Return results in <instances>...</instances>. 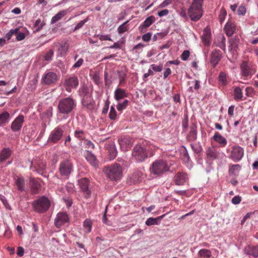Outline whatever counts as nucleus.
Wrapping results in <instances>:
<instances>
[{"label": "nucleus", "mask_w": 258, "mask_h": 258, "mask_svg": "<svg viewBox=\"0 0 258 258\" xmlns=\"http://www.w3.org/2000/svg\"><path fill=\"white\" fill-rule=\"evenodd\" d=\"M58 108L60 113H64V101L63 100L60 101Z\"/></svg>", "instance_id": "69168bd1"}, {"label": "nucleus", "mask_w": 258, "mask_h": 258, "mask_svg": "<svg viewBox=\"0 0 258 258\" xmlns=\"http://www.w3.org/2000/svg\"><path fill=\"white\" fill-rule=\"evenodd\" d=\"M189 132L186 137V139L188 142H194L197 139V126L196 123H192L189 127Z\"/></svg>", "instance_id": "4468645a"}, {"label": "nucleus", "mask_w": 258, "mask_h": 258, "mask_svg": "<svg viewBox=\"0 0 258 258\" xmlns=\"http://www.w3.org/2000/svg\"><path fill=\"white\" fill-rule=\"evenodd\" d=\"M109 104H110V101H109L108 98H107L105 102L104 106L102 109V113L103 114H106L107 113V112L108 111V109H109Z\"/></svg>", "instance_id": "bf43d9fd"}, {"label": "nucleus", "mask_w": 258, "mask_h": 258, "mask_svg": "<svg viewBox=\"0 0 258 258\" xmlns=\"http://www.w3.org/2000/svg\"><path fill=\"white\" fill-rule=\"evenodd\" d=\"M190 55V52L188 50L183 51L182 54L181 55V58L182 60H186L189 57Z\"/></svg>", "instance_id": "680f3d73"}, {"label": "nucleus", "mask_w": 258, "mask_h": 258, "mask_svg": "<svg viewBox=\"0 0 258 258\" xmlns=\"http://www.w3.org/2000/svg\"><path fill=\"white\" fill-rule=\"evenodd\" d=\"M133 159L137 162H142L148 157V151L146 147L139 145H135L132 150Z\"/></svg>", "instance_id": "20e7f679"}, {"label": "nucleus", "mask_w": 258, "mask_h": 258, "mask_svg": "<svg viewBox=\"0 0 258 258\" xmlns=\"http://www.w3.org/2000/svg\"><path fill=\"white\" fill-rule=\"evenodd\" d=\"M143 175V173L141 171H136L133 173L131 177V181L134 184L139 183L142 180Z\"/></svg>", "instance_id": "c85d7f7f"}, {"label": "nucleus", "mask_w": 258, "mask_h": 258, "mask_svg": "<svg viewBox=\"0 0 258 258\" xmlns=\"http://www.w3.org/2000/svg\"><path fill=\"white\" fill-rule=\"evenodd\" d=\"M85 158L87 161L94 167L98 165V161L96 156L89 150L86 151Z\"/></svg>", "instance_id": "f3484780"}, {"label": "nucleus", "mask_w": 258, "mask_h": 258, "mask_svg": "<svg viewBox=\"0 0 258 258\" xmlns=\"http://www.w3.org/2000/svg\"><path fill=\"white\" fill-rule=\"evenodd\" d=\"M224 29L227 36L230 37L235 31V25L233 22L228 21L226 24Z\"/></svg>", "instance_id": "393cba45"}, {"label": "nucleus", "mask_w": 258, "mask_h": 258, "mask_svg": "<svg viewBox=\"0 0 258 258\" xmlns=\"http://www.w3.org/2000/svg\"><path fill=\"white\" fill-rule=\"evenodd\" d=\"M73 172V164L70 160H66V179L69 178L70 175Z\"/></svg>", "instance_id": "c9c22d12"}, {"label": "nucleus", "mask_w": 258, "mask_h": 258, "mask_svg": "<svg viewBox=\"0 0 258 258\" xmlns=\"http://www.w3.org/2000/svg\"><path fill=\"white\" fill-rule=\"evenodd\" d=\"M79 85V80L77 76L73 75L66 78V91L72 92L73 90L76 89Z\"/></svg>", "instance_id": "423d86ee"}, {"label": "nucleus", "mask_w": 258, "mask_h": 258, "mask_svg": "<svg viewBox=\"0 0 258 258\" xmlns=\"http://www.w3.org/2000/svg\"><path fill=\"white\" fill-rule=\"evenodd\" d=\"M170 170V166L167 161L159 159L154 161L150 168L151 172L154 175L161 176Z\"/></svg>", "instance_id": "7ed1b4c3"}, {"label": "nucleus", "mask_w": 258, "mask_h": 258, "mask_svg": "<svg viewBox=\"0 0 258 258\" xmlns=\"http://www.w3.org/2000/svg\"><path fill=\"white\" fill-rule=\"evenodd\" d=\"M103 171L106 176L112 181L120 179L122 175V167L118 163L105 166Z\"/></svg>", "instance_id": "f257e3e1"}, {"label": "nucleus", "mask_w": 258, "mask_h": 258, "mask_svg": "<svg viewBox=\"0 0 258 258\" xmlns=\"http://www.w3.org/2000/svg\"><path fill=\"white\" fill-rule=\"evenodd\" d=\"M84 143L86 148L93 149L95 148L94 144L90 140L84 139Z\"/></svg>", "instance_id": "4d7b16f0"}, {"label": "nucleus", "mask_w": 258, "mask_h": 258, "mask_svg": "<svg viewBox=\"0 0 258 258\" xmlns=\"http://www.w3.org/2000/svg\"><path fill=\"white\" fill-rule=\"evenodd\" d=\"M78 93L81 99L90 96L89 95V88L85 84L81 85L78 91Z\"/></svg>", "instance_id": "7c9ffc66"}, {"label": "nucleus", "mask_w": 258, "mask_h": 258, "mask_svg": "<svg viewBox=\"0 0 258 258\" xmlns=\"http://www.w3.org/2000/svg\"><path fill=\"white\" fill-rule=\"evenodd\" d=\"M241 169V166L239 164H234L229 165V175L234 178H236L239 173V171Z\"/></svg>", "instance_id": "412c9836"}, {"label": "nucleus", "mask_w": 258, "mask_h": 258, "mask_svg": "<svg viewBox=\"0 0 258 258\" xmlns=\"http://www.w3.org/2000/svg\"><path fill=\"white\" fill-rule=\"evenodd\" d=\"M11 151L9 148H4L0 153V162L5 161L11 155Z\"/></svg>", "instance_id": "473e14b6"}, {"label": "nucleus", "mask_w": 258, "mask_h": 258, "mask_svg": "<svg viewBox=\"0 0 258 258\" xmlns=\"http://www.w3.org/2000/svg\"><path fill=\"white\" fill-rule=\"evenodd\" d=\"M90 181L86 177H84L78 180V184L81 190L85 195V198L88 199L90 197L91 191L89 188Z\"/></svg>", "instance_id": "6e6552de"}, {"label": "nucleus", "mask_w": 258, "mask_h": 258, "mask_svg": "<svg viewBox=\"0 0 258 258\" xmlns=\"http://www.w3.org/2000/svg\"><path fill=\"white\" fill-rule=\"evenodd\" d=\"M206 155L209 160H213L218 157V154L216 150L212 148H208L206 151Z\"/></svg>", "instance_id": "72a5a7b5"}, {"label": "nucleus", "mask_w": 258, "mask_h": 258, "mask_svg": "<svg viewBox=\"0 0 258 258\" xmlns=\"http://www.w3.org/2000/svg\"><path fill=\"white\" fill-rule=\"evenodd\" d=\"M241 198L239 196L234 197L232 199V203L234 205H237L241 202Z\"/></svg>", "instance_id": "338daca9"}, {"label": "nucleus", "mask_w": 258, "mask_h": 258, "mask_svg": "<svg viewBox=\"0 0 258 258\" xmlns=\"http://www.w3.org/2000/svg\"><path fill=\"white\" fill-rule=\"evenodd\" d=\"M53 55V51L52 49H49L47 52L45 53L44 55V58L45 60L49 61L51 60L52 56Z\"/></svg>", "instance_id": "603ef678"}, {"label": "nucleus", "mask_w": 258, "mask_h": 258, "mask_svg": "<svg viewBox=\"0 0 258 258\" xmlns=\"http://www.w3.org/2000/svg\"><path fill=\"white\" fill-rule=\"evenodd\" d=\"M204 0H193L191 5L188 10L187 14L191 21L196 22L200 19L203 15L202 9Z\"/></svg>", "instance_id": "f03ea898"}, {"label": "nucleus", "mask_w": 258, "mask_h": 258, "mask_svg": "<svg viewBox=\"0 0 258 258\" xmlns=\"http://www.w3.org/2000/svg\"><path fill=\"white\" fill-rule=\"evenodd\" d=\"M240 69L242 76L245 77L252 76L255 72L252 66L248 64L246 61H242L240 65Z\"/></svg>", "instance_id": "9d476101"}, {"label": "nucleus", "mask_w": 258, "mask_h": 258, "mask_svg": "<svg viewBox=\"0 0 258 258\" xmlns=\"http://www.w3.org/2000/svg\"><path fill=\"white\" fill-rule=\"evenodd\" d=\"M198 255L201 257L209 258L211 256V251L207 249H201L198 252Z\"/></svg>", "instance_id": "79ce46f5"}, {"label": "nucleus", "mask_w": 258, "mask_h": 258, "mask_svg": "<svg viewBox=\"0 0 258 258\" xmlns=\"http://www.w3.org/2000/svg\"><path fill=\"white\" fill-rule=\"evenodd\" d=\"M118 143L120 145V149L123 151L128 150L132 146V142L130 139L128 137H124L118 139Z\"/></svg>", "instance_id": "6ab92c4d"}, {"label": "nucleus", "mask_w": 258, "mask_h": 258, "mask_svg": "<svg viewBox=\"0 0 258 258\" xmlns=\"http://www.w3.org/2000/svg\"><path fill=\"white\" fill-rule=\"evenodd\" d=\"M244 155V150L238 146H233L229 158L234 162H238L241 160Z\"/></svg>", "instance_id": "0eeeda50"}, {"label": "nucleus", "mask_w": 258, "mask_h": 258, "mask_svg": "<svg viewBox=\"0 0 258 258\" xmlns=\"http://www.w3.org/2000/svg\"><path fill=\"white\" fill-rule=\"evenodd\" d=\"M84 227L86 229V231L89 233L91 231L92 222L90 220L86 219L84 222Z\"/></svg>", "instance_id": "de8ad7c7"}, {"label": "nucleus", "mask_w": 258, "mask_h": 258, "mask_svg": "<svg viewBox=\"0 0 258 258\" xmlns=\"http://www.w3.org/2000/svg\"><path fill=\"white\" fill-rule=\"evenodd\" d=\"M127 97V93L123 89L117 88L114 91V98L117 101Z\"/></svg>", "instance_id": "a878e982"}, {"label": "nucleus", "mask_w": 258, "mask_h": 258, "mask_svg": "<svg viewBox=\"0 0 258 258\" xmlns=\"http://www.w3.org/2000/svg\"><path fill=\"white\" fill-rule=\"evenodd\" d=\"M10 114L7 111H5L0 114V125L7 123L10 118Z\"/></svg>", "instance_id": "58836bf2"}, {"label": "nucleus", "mask_w": 258, "mask_h": 258, "mask_svg": "<svg viewBox=\"0 0 258 258\" xmlns=\"http://www.w3.org/2000/svg\"><path fill=\"white\" fill-rule=\"evenodd\" d=\"M33 206L36 212L43 213L48 209L50 203L47 198L42 196L34 202Z\"/></svg>", "instance_id": "39448f33"}, {"label": "nucleus", "mask_w": 258, "mask_h": 258, "mask_svg": "<svg viewBox=\"0 0 258 258\" xmlns=\"http://www.w3.org/2000/svg\"><path fill=\"white\" fill-rule=\"evenodd\" d=\"M43 24L41 22L40 19H38L36 21L34 24V27L36 28V30L39 31L43 27Z\"/></svg>", "instance_id": "052dcab7"}, {"label": "nucleus", "mask_w": 258, "mask_h": 258, "mask_svg": "<svg viewBox=\"0 0 258 258\" xmlns=\"http://www.w3.org/2000/svg\"><path fill=\"white\" fill-rule=\"evenodd\" d=\"M129 101L127 100H124L122 103H119L116 108L118 111H121L123 109H125L128 105Z\"/></svg>", "instance_id": "49530a36"}, {"label": "nucleus", "mask_w": 258, "mask_h": 258, "mask_svg": "<svg viewBox=\"0 0 258 258\" xmlns=\"http://www.w3.org/2000/svg\"><path fill=\"white\" fill-rule=\"evenodd\" d=\"M66 189L70 194H73L75 192V187L74 184L71 182H68L66 185Z\"/></svg>", "instance_id": "8fccbe9b"}, {"label": "nucleus", "mask_w": 258, "mask_h": 258, "mask_svg": "<svg viewBox=\"0 0 258 258\" xmlns=\"http://www.w3.org/2000/svg\"><path fill=\"white\" fill-rule=\"evenodd\" d=\"M76 107L75 100L71 97L66 98V113L71 112Z\"/></svg>", "instance_id": "5701e85b"}, {"label": "nucleus", "mask_w": 258, "mask_h": 258, "mask_svg": "<svg viewBox=\"0 0 258 258\" xmlns=\"http://www.w3.org/2000/svg\"><path fill=\"white\" fill-rule=\"evenodd\" d=\"M56 81V75L55 73L49 72L46 74L44 78L43 81L45 84H50L54 83Z\"/></svg>", "instance_id": "bb28decb"}, {"label": "nucleus", "mask_w": 258, "mask_h": 258, "mask_svg": "<svg viewBox=\"0 0 258 258\" xmlns=\"http://www.w3.org/2000/svg\"><path fill=\"white\" fill-rule=\"evenodd\" d=\"M182 148H183V150L180 152L181 159L184 162L187 163L190 160L187 150L184 146H182Z\"/></svg>", "instance_id": "4c0bfd02"}, {"label": "nucleus", "mask_w": 258, "mask_h": 258, "mask_svg": "<svg viewBox=\"0 0 258 258\" xmlns=\"http://www.w3.org/2000/svg\"><path fill=\"white\" fill-rule=\"evenodd\" d=\"M152 36V33L148 32L144 34L142 36V39L145 42H148L150 40Z\"/></svg>", "instance_id": "0e129e2a"}, {"label": "nucleus", "mask_w": 258, "mask_h": 258, "mask_svg": "<svg viewBox=\"0 0 258 258\" xmlns=\"http://www.w3.org/2000/svg\"><path fill=\"white\" fill-rule=\"evenodd\" d=\"M187 179V175L182 172L177 173L174 177V181L176 185H182Z\"/></svg>", "instance_id": "a211bd4d"}, {"label": "nucleus", "mask_w": 258, "mask_h": 258, "mask_svg": "<svg viewBox=\"0 0 258 258\" xmlns=\"http://www.w3.org/2000/svg\"><path fill=\"white\" fill-rule=\"evenodd\" d=\"M104 148L108 152L109 159H114L117 154V151L114 142L111 141L106 143L104 145Z\"/></svg>", "instance_id": "f8f14e48"}, {"label": "nucleus", "mask_w": 258, "mask_h": 258, "mask_svg": "<svg viewBox=\"0 0 258 258\" xmlns=\"http://www.w3.org/2000/svg\"><path fill=\"white\" fill-rule=\"evenodd\" d=\"M126 76V74L125 73L123 72H118V78L120 84L124 82Z\"/></svg>", "instance_id": "e2e57ef3"}, {"label": "nucleus", "mask_w": 258, "mask_h": 258, "mask_svg": "<svg viewBox=\"0 0 258 258\" xmlns=\"http://www.w3.org/2000/svg\"><path fill=\"white\" fill-rule=\"evenodd\" d=\"M117 116V112L115 110L114 105H112L110 107L109 113V117L111 120H115Z\"/></svg>", "instance_id": "09e8293b"}, {"label": "nucleus", "mask_w": 258, "mask_h": 258, "mask_svg": "<svg viewBox=\"0 0 258 258\" xmlns=\"http://www.w3.org/2000/svg\"><path fill=\"white\" fill-rule=\"evenodd\" d=\"M150 67L153 70V71L156 72H160L163 70V65L161 63H160L159 65L152 64L150 66Z\"/></svg>", "instance_id": "864d4df0"}, {"label": "nucleus", "mask_w": 258, "mask_h": 258, "mask_svg": "<svg viewBox=\"0 0 258 258\" xmlns=\"http://www.w3.org/2000/svg\"><path fill=\"white\" fill-rule=\"evenodd\" d=\"M54 47L56 48L59 55L63 56L64 54V48L62 44L56 43L54 44Z\"/></svg>", "instance_id": "37998d69"}, {"label": "nucleus", "mask_w": 258, "mask_h": 258, "mask_svg": "<svg viewBox=\"0 0 258 258\" xmlns=\"http://www.w3.org/2000/svg\"><path fill=\"white\" fill-rule=\"evenodd\" d=\"M219 81L222 82L224 85H225L227 82L226 75V74L221 72L219 75Z\"/></svg>", "instance_id": "13d9d810"}, {"label": "nucleus", "mask_w": 258, "mask_h": 258, "mask_svg": "<svg viewBox=\"0 0 258 258\" xmlns=\"http://www.w3.org/2000/svg\"><path fill=\"white\" fill-rule=\"evenodd\" d=\"M190 147L194 152L198 155H200L203 151V148L200 142L198 143V145L195 146L194 144H190Z\"/></svg>", "instance_id": "ea45409f"}, {"label": "nucleus", "mask_w": 258, "mask_h": 258, "mask_svg": "<svg viewBox=\"0 0 258 258\" xmlns=\"http://www.w3.org/2000/svg\"><path fill=\"white\" fill-rule=\"evenodd\" d=\"M81 103L83 106L90 110H93L95 108V102L93 101L91 95L81 99Z\"/></svg>", "instance_id": "dca6fc26"}, {"label": "nucleus", "mask_w": 258, "mask_h": 258, "mask_svg": "<svg viewBox=\"0 0 258 258\" xmlns=\"http://www.w3.org/2000/svg\"><path fill=\"white\" fill-rule=\"evenodd\" d=\"M16 184L19 190L22 191L24 189V178L22 176H19L16 180Z\"/></svg>", "instance_id": "e433bc0d"}, {"label": "nucleus", "mask_w": 258, "mask_h": 258, "mask_svg": "<svg viewBox=\"0 0 258 258\" xmlns=\"http://www.w3.org/2000/svg\"><path fill=\"white\" fill-rule=\"evenodd\" d=\"M64 223V214L59 213L55 219V225L57 228H59Z\"/></svg>", "instance_id": "2f4dec72"}, {"label": "nucleus", "mask_w": 258, "mask_h": 258, "mask_svg": "<svg viewBox=\"0 0 258 258\" xmlns=\"http://www.w3.org/2000/svg\"><path fill=\"white\" fill-rule=\"evenodd\" d=\"M130 20L125 21L124 23L120 25L117 28L118 33L120 34H123L128 31L129 28L126 24L130 22Z\"/></svg>", "instance_id": "a19ab883"}, {"label": "nucleus", "mask_w": 258, "mask_h": 258, "mask_svg": "<svg viewBox=\"0 0 258 258\" xmlns=\"http://www.w3.org/2000/svg\"><path fill=\"white\" fill-rule=\"evenodd\" d=\"M164 215H163L161 216H159L156 218H149L147 219V220L145 222V224L147 226H151V225H158L161 220V219L163 218V217L164 216Z\"/></svg>", "instance_id": "c756f323"}, {"label": "nucleus", "mask_w": 258, "mask_h": 258, "mask_svg": "<svg viewBox=\"0 0 258 258\" xmlns=\"http://www.w3.org/2000/svg\"><path fill=\"white\" fill-rule=\"evenodd\" d=\"M64 16V11H62L58 12L56 15L52 17L51 20V23L53 24L61 19Z\"/></svg>", "instance_id": "c03bdc74"}, {"label": "nucleus", "mask_w": 258, "mask_h": 258, "mask_svg": "<svg viewBox=\"0 0 258 258\" xmlns=\"http://www.w3.org/2000/svg\"><path fill=\"white\" fill-rule=\"evenodd\" d=\"M244 253L253 257L258 256V245H248L244 249Z\"/></svg>", "instance_id": "b1692460"}, {"label": "nucleus", "mask_w": 258, "mask_h": 258, "mask_svg": "<svg viewBox=\"0 0 258 258\" xmlns=\"http://www.w3.org/2000/svg\"><path fill=\"white\" fill-rule=\"evenodd\" d=\"M234 99L236 101H240L242 100L243 94L241 89L239 87L234 88Z\"/></svg>", "instance_id": "f704fd0d"}, {"label": "nucleus", "mask_w": 258, "mask_h": 258, "mask_svg": "<svg viewBox=\"0 0 258 258\" xmlns=\"http://www.w3.org/2000/svg\"><path fill=\"white\" fill-rule=\"evenodd\" d=\"M211 33L210 28L206 27L204 28L203 33L202 36L203 42L205 45H209L211 42Z\"/></svg>", "instance_id": "4be33fe9"}, {"label": "nucleus", "mask_w": 258, "mask_h": 258, "mask_svg": "<svg viewBox=\"0 0 258 258\" xmlns=\"http://www.w3.org/2000/svg\"><path fill=\"white\" fill-rule=\"evenodd\" d=\"M227 12L226 10L224 8H222L220 10V13L219 16V19L221 23L224 21Z\"/></svg>", "instance_id": "5fc2aeb1"}, {"label": "nucleus", "mask_w": 258, "mask_h": 258, "mask_svg": "<svg viewBox=\"0 0 258 258\" xmlns=\"http://www.w3.org/2000/svg\"><path fill=\"white\" fill-rule=\"evenodd\" d=\"M89 20L88 18H87L85 19H84L82 21H81L79 23L77 24V25L75 26L74 29H73V32L79 30V29L81 28L83 25Z\"/></svg>", "instance_id": "6e6d98bb"}, {"label": "nucleus", "mask_w": 258, "mask_h": 258, "mask_svg": "<svg viewBox=\"0 0 258 258\" xmlns=\"http://www.w3.org/2000/svg\"><path fill=\"white\" fill-rule=\"evenodd\" d=\"M30 169L33 171H37L41 175H43L46 169L45 164L40 160H33L31 162Z\"/></svg>", "instance_id": "1a4fd4ad"}, {"label": "nucleus", "mask_w": 258, "mask_h": 258, "mask_svg": "<svg viewBox=\"0 0 258 258\" xmlns=\"http://www.w3.org/2000/svg\"><path fill=\"white\" fill-rule=\"evenodd\" d=\"M155 21V18L154 16H151L147 18L142 23L145 27H149Z\"/></svg>", "instance_id": "a18cd8bd"}, {"label": "nucleus", "mask_w": 258, "mask_h": 258, "mask_svg": "<svg viewBox=\"0 0 258 258\" xmlns=\"http://www.w3.org/2000/svg\"><path fill=\"white\" fill-rule=\"evenodd\" d=\"M222 52L219 49H215L211 54L210 62L214 68L222 58Z\"/></svg>", "instance_id": "2eb2a0df"}, {"label": "nucleus", "mask_w": 258, "mask_h": 258, "mask_svg": "<svg viewBox=\"0 0 258 258\" xmlns=\"http://www.w3.org/2000/svg\"><path fill=\"white\" fill-rule=\"evenodd\" d=\"M63 131L59 128H55L50 134L48 139V142L56 143L59 141L62 136Z\"/></svg>", "instance_id": "ddd939ff"}, {"label": "nucleus", "mask_w": 258, "mask_h": 258, "mask_svg": "<svg viewBox=\"0 0 258 258\" xmlns=\"http://www.w3.org/2000/svg\"><path fill=\"white\" fill-rule=\"evenodd\" d=\"M173 0H164L161 4H160L159 8H163L171 4Z\"/></svg>", "instance_id": "774afa93"}, {"label": "nucleus", "mask_w": 258, "mask_h": 258, "mask_svg": "<svg viewBox=\"0 0 258 258\" xmlns=\"http://www.w3.org/2000/svg\"><path fill=\"white\" fill-rule=\"evenodd\" d=\"M19 31L18 28H16L15 29H11L9 32H8L6 34V37L7 38L8 40H9L11 39L12 36L13 35H16L17 34V32Z\"/></svg>", "instance_id": "3c124183"}, {"label": "nucleus", "mask_w": 258, "mask_h": 258, "mask_svg": "<svg viewBox=\"0 0 258 258\" xmlns=\"http://www.w3.org/2000/svg\"><path fill=\"white\" fill-rule=\"evenodd\" d=\"M30 182L31 183L30 190L32 194H37L39 192V190L41 187V184L39 181L33 178L30 179Z\"/></svg>", "instance_id": "aec40b11"}, {"label": "nucleus", "mask_w": 258, "mask_h": 258, "mask_svg": "<svg viewBox=\"0 0 258 258\" xmlns=\"http://www.w3.org/2000/svg\"><path fill=\"white\" fill-rule=\"evenodd\" d=\"M24 122V117L23 115H18L12 122L11 128L14 132H18L21 130Z\"/></svg>", "instance_id": "9b49d317"}, {"label": "nucleus", "mask_w": 258, "mask_h": 258, "mask_svg": "<svg viewBox=\"0 0 258 258\" xmlns=\"http://www.w3.org/2000/svg\"><path fill=\"white\" fill-rule=\"evenodd\" d=\"M212 138L215 142L220 144L221 147H225L227 143L226 139L218 132H215Z\"/></svg>", "instance_id": "cd10ccee"}]
</instances>
